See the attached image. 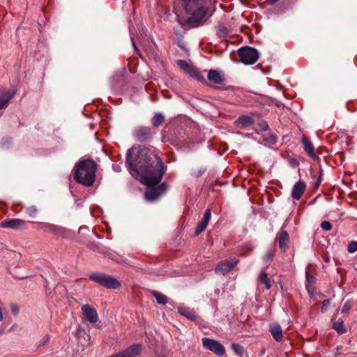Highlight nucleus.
<instances>
[{
    "label": "nucleus",
    "instance_id": "aec40b11",
    "mask_svg": "<svg viewBox=\"0 0 357 357\" xmlns=\"http://www.w3.org/2000/svg\"><path fill=\"white\" fill-rule=\"evenodd\" d=\"M24 224V221L21 219H13L2 222L1 225L3 228L17 229L22 227Z\"/></svg>",
    "mask_w": 357,
    "mask_h": 357
},
{
    "label": "nucleus",
    "instance_id": "a18cd8bd",
    "mask_svg": "<svg viewBox=\"0 0 357 357\" xmlns=\"http://www.w3.org/2000/svg\"><path fill=\"white\" fill-rule=\"evenodd\" d=\"M321 174H322V173L321 172V174H320V176H319V178H318V180H320V181H322Z\"/></svg>",
    "mask_w": 357,
    "mask_h": 357
},
{
    "label": "nucleus",
    "instance_id": "c9c22d12",
    "mask_svg": "<svg viewBox=\"0 0 357 357\" xmlns=\"http://www.w3.org/2000/svg\"><path fill=\"white\" fill-rule=\"evenodd\" d=\"M274 256L273 252L271 250L268 251V252L264 256V260L268 261L271 260Z\"/></svg>",
    "mask_w": 357,
    "mask_h": 357
},
{
    "label": "nucleus",
    "instance_id": "5701e85b",
    "mask_svg": "<svg viewBox=\"0 0 357 357\" xmlns=\"http://www.w3.org/2000/svg\"><path fill=\"white\" fill-rule=\"evenodd\" d=\"M305 276L307 280L306 289L309 293H312L313 286L315 284L316 279L308 271L305 272Z\"/></svg>",
    "mask_w": 357,
    "mask_h": 357
},
{
    "label": "nucleus",
    "instance_id": "9d476101",
    "mask_svg": "<svg viewBox=\"0 0 357 357\" xmlns=\"http://www.w3.org/2000/svg\"><path fill=\"white\" fill-rule=\"evenodd\" d=\"M82 312L84 319L90 323L95 324L98 320L96 310L91 305L86 304L82 306Z\"/></svg>",
    "mask_w": 357,
    "mask_h": 357
},
{
    "label": "nucleus",
    "instance_id": "c03bdc74",
    "mask_svg": "<svg viewBox=\"0 0 357 357\" xmlns=\"http://www.w3.org/2000/svg\"><path fill=\"white\" fill-rule=\"evenodd\" d=\"M321 182V181H320V180L317 179V181L315 183V185H316L317 188L320 185Z\"/></svg>",
    "mask_w": 357,
    "mask_h": 357
},
{
    "label": "nucleus",
    "instance_id": "f8f14e48",
    "mask_svg": "<svg viewBox=\"0 0 357 357\" xmlns=\"http://www.w3.org/2000/svg\"><path fill=\"white\" fill-rule=\"evenodd\" d=\"M177 65L179 68L183 70L186 73L189 74L190 76L197 79H201L202 77L199 75V70L192 66L191 64L188 63L185 60H178Z\"/></svg>",
    "mask_w": 357,
    "mask_h": 357
},
{
    "label": "nucleus",
    "instance_id": "37998d69",
    "mask_svg": "<svg viewBox=\"0 0 357 357\" xmlns=\"http://www.w3.org/2000/svg\"><path fill=\"white\" fill-rule=\"evenodd\" d=\"M131 41H132V44L135 51H136V52L138 51V49H137L132 38H131Z\"/></svg>",
    "mask_w": 357,
    "mask_h": 357
},
{
    "label": "nucleus",
    "instance_id": "f03ea898",
    "mask_svg": "<svg viewBox=\"0 0 357 357\" xmlns=\"http://www.w3.org/2000/svg\"><path fill=\"white\" fill-rule=\"evenodd\" d=\"M97 165L91 159L83 160L75 168V180L85 186H91L96 177Z\"/></svg>",
    "mask_w": 357,
    "mask_h": 357
},
{
    "label": "nucleus",
    "instance_id": "f704fd0d",
    "mask_svg": "<svg viewBox=\"0 0 357 357\" xmlns=\"http://www.w3.org/2000/svg\"><path fill=\"white\" fill-rule=\"evenodd\" d=\"M329 305H330V300L326 299V300L323 301L322 306H321V312H325L327 310Z\"/></svg>",
    "mask_w": 357,
    "mask_h": 357
},
{
    "label": "nucleus",
    "instance_id": "412c9836",
    "mask_svg": "<svg viewBox=\"0 0 357 357\" xmlns=\"http://www.w3.org/2000/svg\"><path fill=\"white\" fill-rule=\"evenodd\" d=\"M208 79L210 81L219 84L223 82V78L222 77L220 73L215 70H211L208 71Z\"/></svg>",
    "mask_w": 357,
    "mask_h": 357
},
{
    "label": "nucleus",
    "instance_id": "72a5a7b5",
    "mask_svg": "<svg viewBox=\"0 0 357 357\" xmlns=\"http://www.w3.org/2000/svg\"><path fill=\"white\" fill-rule=\"evenodd\" d=\"M84 332V330L82 328V327L79 326L75 331V335L76 336V337L78 340H79L81 337L82 333H83Z\"/></svg>",
    "mask_w": 357,
    "mask_h": 357
},
{
    "label": "nucleus",
    "instance_id": "6e6552de",
    "mask_svg": "<svg viewBox=\"0 0 357 357\" xmlns=\"http://www.w3.org/2000/svg\"><path fill=\"white\" fill-rule=\"evenodd\" d=\"M133 136L139 142H145L152 138V132L150 128L139 126L134 130Z\"/></svg>",
    "mask_w": 357,
    "mask_h": 357
},
{
    "label": "nucleus",
    "instance_id": "f3484780",
    "mask_svg": "<svg viewBox=\"0 0 357 357\" xmlns=\"http://www.w3.org/2000/svg\"><path fill=\"white\" fill-rule=\"evenodd\" d=\"M252 123V119L250 116L246 115L241 116L234 122L235 126L238 128H244L251 126Z\"/></svg>",
    "mask_w": 357,
    "mask_h": 357
},
{
    "label": "nucleus",
    "instance_id": "49530a36",
    "mask_svg": "<svg viewBox=\"0 0 357 357\" xmlns=\"http://www.w3.org/2000/svg\"><path fill=\"white\" fill-rule=\"evenodd\" d=\"M49 340V338L47 337L46 340H45V342H47Z\"/></svg>",
    "mask_w": 357,
    "mask_h": 357
},
{
    "label": "nucleus",
    "instance_id": "7c9ffc66",
    "mask_svg": "<svg viewBox=\"0 0 357 357\" xmlns=\"http://www.w3.org/2000/svg\"><path fill=\"white\" fill-rule=\"evenodd\" d=\"M347 250L349 253H354L357 251V241L350 243L347 246Z\"/></svg>",
    "mask_w": 357,
    "mask_h": 357
},
{
    "label": "nucleus",
    "instance_id": "cd10ccee",
    "mask_svg": "<svg viewBox=\"0 0 357 357\" xmlns=\"http://www.w3.org/2000/svg\"><path fill=\"white\" fill-rule=\"evenodd\" d=\"M231 348L237 355L240 356H242L243 355L244 349L240 344L234 343L231 344Z\"/></svg>",
    "mask_w": 357,
    "mask_h": 357
},
{
    "label": "nucleus",
    "instance_id": "a211bd4d",
    "mask_svg": "<svg viewBox=\"0 0 357 357\" xmlns=\"http://www.w3.org/2000/svg\"><path fill=\"white\" fill-rule=\"evenodd\" d=\"M301 142L303 145V149H304L305 151L310 157H312L314 159H316L317 155L314 153V146L312 145L310 140L306 136H303Z\"/></svg>",
    "mask_w": 357,
    "mask_h": 357
},
{
    "label": "nucleus",
    "instance_id": "b1692460",
    "mask_svg": "<svg viewBox=\"0 0 357 357\" xmlns=\"http://www.w3.org/2000/svg\"><path fill=\"white\" fill-rule=\"evenodd\" d=\"M332 321H333V328L339 335H342L346 332V328L344 326V322L342 320L334 321L333 319Z\"/></svg>",
    "mask_w": 357,
    "mask_h": 357
},
{
    "label": "nucleus",
    "instance_id": "6ab92c4d",
    "mask_svg": "<svg viewBox=\"0 0 357 357\" xmlns=\"http://www.w3.org/2000/svg\"><path fill=\"white\" fill-rule=\"evenodd\" d=\"M289 240V234L286 231H282L278 234L279 247L282 252H286L288 248Z\"/></svg>",
    "mask_w": 357,
    "mask_h": 357
},
{
    "label": "nucleus",
    "instance_id": "c756f323",
    "mask_svg": "<svg viewBox=\"0 0 357 357\" xmlns=\"http://www.w3.org/2000/svg\"><path fill=\"white\" fill-rule=\"evenodd\" d=\"M217 34L219 37L224 38L227 35V30L223 25H219L217 29Z\"/></svg>",
    "mask_w": 357,
    "mask_h": 357
},
{
    "label": "nucleus",
    "instance_id": "e433bc0d",
    "mask_svg": "<svg viewBox=\"0 0 357 357\" xmlns=\"http://www.w3.org/2000/svg\"><path fill=\"white\" fill-rule=\"evenodd\" d=\"M266 140L271 144H275L277 141V137L273 134H271L268 137V139H266Z\"/></svg>",
    "mask_w": 357,
    "mask_h": 357
},
{
    "label": "nucleus",
    "instance_id": "ddd939ff",
    "mask_svg": "<svg viewBox=\"0 0 357 357\" xmlns=\"http://www.w3.org/2000/svg\"><path fill=\"white\" fill-rule=\"evenodd\" d=\"M306 188V184L303 181H298L296 182L291 190V197L296 199L299 200Z\"/></svg>",
    "mask_w": 357,
    "mask_h": 357
},
{
    "label": "nucleus",
    "instance_id": "bb28decb",
    "mask_svg": "<svg viewBox=\"0 0 357 357\" xmlns=\"http://www.w3.org/2000/svg\"><path fill=\"white\" fill-rule=\"evenodd\" d=\"M164 120V116L162 114L158 113L152 118L151 122L155 126H158L163 123Z\"/></svg>",
    "mask_w": 357,
    "mask_h": 357
},
{
    "label": "nucleus",
    "instance_id": "393cba45",
    "mask_svg": "<svg viewBox=\"0 0 357 357\" xmlns=\"http://www.w3.org/2000/svg\"><path fill=\"white\" fill-rule=\"evenodd\" d=\"M151 293L155 298L158 303L165 305L167 303V297L163 294L155 290L152 291Z\"/></svg>",
    "mask_w": 357,
    "mask_h": 357
},
{
    "label": "nucleus",
    "instance_id": "2f4dec72",
    "mask_svg": "<svg viewBox=\"0 0 357 357\" xmlns=\"http://www.w3.org/2000/svg\"><path fill=\"white\" fill-rule=\"evenodd\" d=\"M26 212L29 216L34 217L38 212V209L35 206H31L29 208H27Z\"/></svg>",
    "mask_w": 357,
    "mask_h": 357
},
{
    "label": "nucleus",
    "instance_id": "2eb2a0df",
    "mask_svg": "<svg viewBox=\"0 0 357 357\" xmlns=\"http://www.w3.org/2000/svg\"><path fill=\"white\" fill-rule=\"evenodd\" d=\"M15 92L3 90L0 96V109L6 108L10 100L13 98Z\"/></svg>",
    "mask_w": 357,
    "mask_h": 357
},
{
    "label": "nucleus",
    "instance_id": "9b49d317",
    "mask_svg": "<svg viewBox=\"0 0 357 357\" xmlns=\"http://www.w3.org/2000/svg\"><path fill=\"white\" fill-rule=\"evenodd\" d=\"M140 344H133L110 357H137L141 352Z\"/></svg>",
    "mask_w": 357,
    "mask_h": 357
},
{
    "label": "nucleus",
    "instance_id": "1a4fd4ad",
    "mask_svg": "<svg viewBox=\"0 0 357 357\" xmlns=\"http://www.w3.org/2000/svg\"><path fill=\"white\" fill-rule=\"evenodd\" d=\"M238 262V259L222 261L215 268V272L225 275L233 269Z\"/></svg>",
    "mask_w": 357,
    "mask_h": 357
},
{
    "label": "nucleus",
    "instance_id": "c85d7f7f",
    "mask_svg": "<svg viewBox=\"0 0 357 357\" xmlns=\"http://www.w3.org/2000/svg\"><path fill=\"white\" fill-rule=\"evenodd\" d=\"M352 304H353V302L351 300H348L347 301L344 305H343V307L341 310V312L342 314H346L347 313L351 308L352 307Z\"/></svg>",
    "mask_w": 357,
    "mask_h": 357
},
{
    "label": "nucleus",
    "instance_id": "4be33fe9",
    "mask_svg": "<svg viewBox=\"0 0 357 357\" xmlns=\"http://www.w3.org/2000/svg\"><path fill=\"white\" fill-rule=\"evenodd\" d=\"M178 312L179 314L187 317L190 320H195L196 318L195 313L189 308L180 307L178 308Z\"/></svg>",
    "mask_w": 357,
    "mask_h": 357
},
{
    "label": "nucleus",
    "instance_id": "a19ab883",
    "mask_svg": "<svg viewBox=\"0 0 357 357\" xmlns=\"http://www.w3.org/2000/svg\"><path fill=\"white\" fill-rule=\"evenodd\" d=\"M18 310H19V309L17 306H15V305L12 306L11 311L13 312V313L14 314H17L18 312Z\"/></svg>",
    "mask_w": 357,
    "mask_h": 357
},
{
    "label": "nucleus",
    "instance_id": "39448f33",
    "mask_svg": "<svg viewBox=\"0 0 357 357\" xmlns=\"http://www.w3.org/2000/svg\"><path fill=\"white\" fill-rule=\"evenodd\" d=\"M240 61L245 65L255 63L258 58L259 53L256 49L250 47H243L238 51Z\"/></svg>",
    "mask_w": 357,
    "mask_h": 357
},
{
    "label": "nucleus",
    "instance_id": "4468645a",
    "mask_svg": "<svg viewBox=\"0 0 357 357\" xmlns=\"http://www.w3.org/2000/svg\"><path fill=\"white\" fill-rule=\"evenodd\" d=\"M211 209L208 208L206 210L202 220L198 224L195 229V235H199L202 233L206 227L208 222L211 219Z\"/></svg>",
    "mask_w": 357,
    "mask_h": 357
},
{
    "label": "nucleus",
    "instance_id": "58836bf2",
    "mask_svg": "<svg viewBox=\"0 0 357 357\" xmlns=\"http://www.w3.org/2000/svg\"><path fill=\"white\" fill-rule=\"evenodd\" d=\"M46 230L54 232L56 231V227L54 225H48L46 226Z\"/></svg>",
    "mask_w": 357,
    "mask_h": 357
},
{
    "label": "nucleus",
    "instance_id": "f257e3e1",
    "mask_svg": "<svg viewBox=\"0 0 357 357\" xmlns=\"http://www.w3.org/2000/svg\"><path fill=\"white\" fill-rule=\"evenodd\" d=\"M128 169L132 176H139L146 185L159 183L166 167L155 151L145 147H132L126 154Z\"/></svg>",
    "mask_w": 357,
    "mask_h": 357
},
{
    "label": "nucleus",
    "instance_id": "79ce46f5",
    "mask_svg": "<svg viewBox=\"0 0 357 357\" xmlns=\"http://www.w3.org/2000/svg\"><path fill=\"white\" fill-rule=\"evenodd\" d=\"M3 320V315L2 312V303L0 302V321Z\"/></svg>",
    "mask_w": 357,
    "mask_h": 357
},
{
    "label": "nucleus",
    "instance_id": "dca6fc26",
    "mask_svg": "<svg viewBox=\"0 0 357 357\" xmlns=\"http://www.w3.org/2000/svg\"><path fill=\"white\" fill-rule=\"evenodd\" d=\"M270 332L275 341L280 342L282 340V330L280 324L277 323L270 324Z\"/></svg>",
    "mask_w": 357,
    "mask_h": 357
},
{
    "label": "nucleus",
    "instance_id": "20e7f679",
    "mask_svg": "<svg viewBox=\"0 0 357 357\" xmlns=\"http://www.w3.org/2000/svg\"><path fill=\"white\" fill-rule=\"evenodd\" d=\"M89 279L109 289H118L121 286V283L114 276L103 273L91 274Z\"/></svg>",
    "mask_w": 357,
    "mask_h": 357
},
{
    "label": "nucleus",
    "instance_id": "7ed1b4c3",
    "mask_svg": "<svg viewBox=\"0 0 357 357\" xmlns=\"http://www.w3.org/2000/svg\"><path fill=\"white\" fill-rule=\"evenodd\" d=\"M206 0H183L185 10L191 15L188 22H200L207 13V8L204 6Z\"/></svg>",
    "mask_w": 357,
    "mask_h": 357
},
{
    "label": "nucleus",
    "instance_id": "a878e982",
    "mask_svg": "<svg viewBox=\"0 0 357 357\" xmlns=\"http://www.w3.org/2000/svg\"><path fill=\"white\" fill-rule=\"evenodd\" d=\"M258 280L264 284L265 287L267 289H269L271 287V282L270 279L268 278V275L266 273L261 272L259 276Z\"/></svg>",
    "mask_w": 357,
    "mask_h": 357
},
{
    "label": "nucleus",
    "instance_id": "4c0bfd02",
    "mask_svg": "<svg viewBox=\"0 0 357 357\" xmlns=\"http://www.w3.org/2000/svg\"><path fill=\"white\" fill-rule=\"evenodd\" d=\"M260 126L262 130H266L268 128V123L265 121L260 123Z\"/></svg>",
    "mask_w": 357,
    "mask_h": 357
},
{
    "label": "nucleus",
    "instance_id": "473e14b6",
    "mask_svg": "<svg viewBox=\"0 0 357 357\" xmlns=\"http://www.w3.org/2000/svg\"><path fill=\"white\" fill-rule=\"evenodd\" d=\"M321 227L324 230L329 231L332 228V225L331 224V222H329L328 221H324L321 224Z\"/></svg>",
    "mask_w": 357,
    "mask_h": 357
},
{
    "label": "nucleus",
    "instance_id": "ea45409f",
    "mask_svg": "<svg viewBox=\"0 0 357 357\" xmlns=\"http://www.w3.org/2000/svg\"><path fill=\"white\" fill-rule=\"evenodd\" d=\"M112 168H113V169H114L115 172H121V167H120V165H119L114 164V165H112Z\"/></svg>",
    "mask_w": 357,
    "mask_h": 357
},
{
    "label": "nucleus",
    "instance_id": "423d86ee",
    "mask_svg": "<svg viewBox=\"0 0 357 357\" xmlns=\"http://www.w3.org/2000/svg\"><path fill=\"white\" fill-rule=\"evenodd\" d=\"M203 347L219 357L223 356L225 354L224 346L218 341L208 337L202 339Z\"/></svg>",
    "mask_w": 357,
    "mask_h": 357
},
{
    "label": "nucleus",
    "instance_id": "0eeeda50",
    "mask_svg": "<svg viewBox=\"0 0 357 357\" xmlns=\"http://www.w3.org/2000/svg\"><path fill=\"white\" fill-rule=\"evenodd\" d=\"M145 192V198L149 202H154L158 199L167 190V186L165 183L156 188H151V185H148Z\"/></svg>",
    "mask_w": 357,
    "mask_h": 357
}]
</instances>
